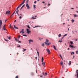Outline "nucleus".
<instances>
[{"label": "nucleus", "instance_id": "obj_1", "mask_svg": "<svg viewBox=\"0 0 78 78\" xmlns=\"http://www.w3.org/2000/svg\"><path fill=\"white\" fill-rule=\"evenodd\" d=\"M22 6V4H20L17 8H16V9H17V11L16 12V13H17V14L18 15V16H19V13H18L19 12V10H18V9H19V8H20V6Z\"/></svg>", "mask_w": 78, "mask_h": 78}, {"label": "nucleus", "instance_id": "obj_2", "mask_svg": "<svg viewBox=\"0 0 78 78\" xmlns=\"http://www.w3.org/2000/svg\"><path fill=\"white\" fill-rule=\"evenodd\" d=\"M2 21L0 20V29L2 28Z\"/></svg>", "mask_w": 78, "mask_h": 78}, {"label": "nucleus", "instance_id": "obj_3", "mask_svg": "<svg viewBox=\"0 0 78 78\" xmlns=\"http://www.w3.org/2000/svg\"><path fill=\"white\" fill-rule=\"evenodd\" d=\"M5 14H8V16H9V14H10V11L8 10V11H7Z\"/></svg>", "mask_w": 78, "mask_h": 78}, {"label": "nucleus", "instance_id": "obj_4", "mask_svg": "<svg viewBox=\"0 0 78 78\" xmlns=\"http://www.w3.org/2000/svg\"><path fill=\"white\" fill-rule=\"evenodd\" d=\"M26 6L27 8V9H30V7L29 6V5L28 4H26Z\"/></svg>", "mask_w": 78, "mask_h": 78}, {"label": "nucleus", "instance_id": "obj_5", "mask_svg": "<svg viewBox=\"0 0 78 78\" xmlns=\"http://www.w3.org/2000/svg\"><path fill=\"white\" fill-rule=\"evenodd\" d=\"M46 51L48 52V54H50V53H51V52H50V50H49V49L48 48H47L46 49Z\"/></svg>", "mask_w": 78, "mask_h": 78}, {"label": "nucleus", "instance_id": "obj_6", "mask_svg": "<svg viewBox=\"0 0 78 78\" xmlns=\"http://www.w3.org/2000/svg\"><path fill=\"white\" fill-rule=\"evenodd\" d=\"M45 43V44L47 46H48L49 45H50L51 44V43L49 42L48 43H48L44 42Z\"/></svg>", "mask_w": 78, "mask_h": 78}, {"label": "nucleus", "instance_id": "obj_7", "mask_svg": "<svg viewBox=\"0 0 78 78\" xmlns=\"http://www.w3.org/2000/svg\"><path fill=\"white\" fill-rule=\"evenodd\" d=\"M24 31V30L23 29H22L21 31L20 32V33H22V34H23V33H24V31Z\"/></svg>", "mask_w": 78, "mask_h": 78}, {"label": "nucleus", "instance_id": "obj_8", "mask_svg": "<svg viewBox=\"0 0 78 78\" xmlns=\"http://www.w3.org/2000/svg\"><path fill=\"white\" fill-rule=\"evenodd\" d=\"M52 47H53L54 49H55V50H57V49H56V47L55 45H53Z\"/></svg>", "mask_w": 78, "mask_h": 78}, {"label": "nucleus", "instance_id": "obj_9", "mask_svg": "<svg viewBox=\"0 0 78 78\" xmlns=\"http://www.w3.org/2000/svg\"><path fill=\"white\" fill-rule=\"evenodd\" d=\"M29 42H33L34 41H33V40H31V39H30L29 40H28Z\"/></svg>", "mask_w": 78, "mask_h": 78}, {"label": "nucleus", "instance_id": "obj_10", "mask_svg": "<svg viewBox=\"0 0 78 78\" xmlns=\"http://www.w3.org/2000/svg\"><path fill=\"white\" fill-rule=\"evenodd\" d=\"M26 1V0H24L23 2L20 5H23V4L25 3V2Z\"/></svg>", "mask_w": 78, "mask_h": 78}, {"label": "nucleus", "instance_id": "obj_11", "mask_svg": "<svg viewBox=\"0 0 78 78\" xmlns=\"http://www.w3.org/2000/svg\"><path fill=\"white\" fill-rule=\"evenodd\" d=\"M42 65L43 66H45V62H43L42 63Z\"/></svg>", "mask_w": 78, "mask_h": 78}, {"label": "nucleus", "instance_id": "obj_12", "mask_svg": "<svg viewBox=\"0 0 78 78\" xmlns=\"http://www.w3.org/2000/svg\"><path fill=\"white\" fill-rule=\"evenodd\" d=\"M73 15H74V17H78V15L74 14Z\"/></svg>", "mask_w": 78, "mask_h": 78}, {"label": "nucleus", "instance_id": "obj_13", "mask_svg": "<svg viewBox=\"0 0 78 78\" xmlns=\"http://www.w3.org/2000/svg\"><path fill=\"white\" fill-rule=\"evenodd\" d=\"M16 10L12 14V16H10V17H11V16H13V15H14V14L15 13V12H16Z\"/></svg>", "mask_w": 78, "mask_h": 78}, {"label": "nucleus", "instance_id": "obj_14", "mask_svg": "<svg viewBox=\"0 0 78 78\" xmlns=\"http://www.w3.org/2000/svg\"><path fill=\"white\" fill-rule=\"evenodd\" d=\"M69 47L71 48H74V47L73 45L72 46L71 45H69Z\"/></svg>", "mask_w": 78, "mask_h": 78}, {"label": "nucleus", "instance_id": "obj_15", "mask_svg": "<svg viewBox=\"0 0 78 78\" xmlns=\"http://www.w3.org/2000/svg\"><path fill=\"white\" fill-rule=\"evenodd\" d=\"M14 28H16V29H18V28L17 27H16V26L15 25H14Z\"/></svg>", "mask_w": 78, "mask_h": 78}, {"label": "nucleus", "instance_id": "obj_16", "mask_svg": "<svg viewBox=\"0 0 78 78\" xmlns=\"http://www.w3.org/2000/svg\"><path fill=\"white\" fill-rule=\"evenodd\" d=\"M49 41L48 39H47L46 41V42H46V43H48V42Z\"/></svg>", "mask_w": 78, "mask_h": 78}, {"label": "nucleus", "instance_id": "obj_17", "mask_svg": "<svg viewBox=\"0 0 78 78\" xmlns=\"http://www.w3.org/2000/svg\"><path fill=\"white\" fill-rule=\"evenodd\" d=\"M23 50H22L23 52H24V51H26V49H24V48H23Z\"/></svg>", "mask_w": 78, "mask_h": 78}, {"label": "nucleus", "instance_id": "obj_18", "mask_svg": "<svg viewBox=\"0 0 78 78\" xmlns=\"http://www.w3.org/2000/svg\"><path fill=\"white\" fill-rule=\"evenodd\" d=\"M5 29V25H4L3 26V28H2V30H4Z\"/></svg>", "mask_w": 78, "mask_h": 78}, {"label": "nucleus", "instance_id": "obj_19", "mask_svg": "<svg viewBox=\"0 0 78 78\" xmlns=\"http://www.w3.org/2000/svg\"><path fill=\"white\" fill-rule=\"evenodd\" d=\"M7 37H8L9 39H11V36H9V37H8V36H7Z\"/></svg>", "mask_w": 78, "mask_h": 78}, {"label": "nucleus", "instance_id": "obj_20", "mask_svg": "<svg viewBox=\"0 0 78 78\" xmlns=\"http://www.w3.org/2000/svg\"><path fill=\"white\" fill-rule=\"evenodd\" d=\"M28 1H29V0H27V1H26V5L28 4Z\"/></svg>", "mask_w": 78, "mask_h": 78}, {"label": "nucleus", "instance_id": "obj_21", "mask_svg": "<svg viewBox=\"0 0 78 78\" xmlns=\"http://www.w3.org/2000/svg\"><path fill=\"white\" fill-rule=\"evenodd\" d=\"M71 61H69V66H70V65H71Z\"/></svg>", "mask_w": 78, "mask_h": 78}, {"label": "nucleus", "instance_id": "obj_22", "mask_svg": "<svg viewBox=\"0 0 78 78\" xmlns=\"http://www.w3.org/2000/svg\"><path fill=\"white\" fill-rule=\"evenodd\" d=\"M27 33L28 34H29L30 33H31V31H27Z\"/></svg>", "mask_w": 78, "mask_h": 78}, {"label": "nucleus", "instance_id": "obj_23", "mask_svg": "<svg viewBox=\"0 0 78 78\" xmlns=\"http://www.w3.org/2000/svg\"><path fill=\"white\" fill-rule=\"evenodd\" d=\"M44 61V58L43 57L41 59V62H43V61Z\"/></svg>", "mask_w": 78, "mask_h": 78}, {"label": "nucleus", "instance_id": "obj_24", "mask_svg": "<svg viewBox=\"0 0 78 78\" xmlns=\"http://www.w3.org/2000/svg\"><path fill=\"white\" fill-rule=\"evenodd\" d=\"M37 55H38V56H39V51H37Z\"/></svg>", "mask_w": 78, "mask_h": 78}, {"label": "nucleus", "instance_id": "obj_25", "mask_svg": "<svg viewBox=\"0 0 78 78\" xmlns=\"http://www.w3.org/2000/svg\"><path fill=\"white\" fill-rule=\"evenodd\" d=\"M60 64L62 66V65H63V62H60Z\"/></svg>", "mask_w": 78, "mask_h": 78}, {"label": "nucleus", "instance_id": "obj_26", "mask_svg": "<svg viewBox=\"0 0 78 78\" xmlns=\"http://www.w3.org/2000/svg\"><path fill=\"white\" fill-rule=\"evenodd\" d=\"M70 43L71 44V45H73V42L71 41L70 42Z\"/></svg>", "mask_w": 78, "mask_h": 78}, {"label": "nucleus", "instance_id": "obj_27", "mask_svg": "<svg viewBox=\"0 0 78 78\" xmlns=\"http://www.w3.org/2000/svg\"><path fill=\"white\" fill-rule=\"evenodd\" d=\"M4 39L5 41H6L7 42H8V41H8V40H6V39H5V38H4Z\"/></svg>", "mask_w": 78, "mask_h": 78}, {"label": "nucleus", "instance_id": "obj_28", "mask_svg": "<svg viewBox=\"0 0 78 78\" xmlns=\"http://www.w3.org/2000/svg\"><path fill=\"white\" fill-rule=\"evenodd\" d=\"M4 39L5 41H6L7 42H8V41H8V40H6V39H5V38H4Z\"/></svg>", "mask_w": 78, "mask_h": 78}, {"label": "nucleus", "instance_id": "obj_29", "mask_svg": "<svg viewBox=\"0 0 78 78\" xmlns=\"http://www.w3.org/2000/svg\"><path fill=\"white\" fill-rule=\"evenodd\" d=\"M61 36V34H59L58 35V37H60Z\"/></svg>", "mask_w": 78, "mask_h": 78}, {"label": "nucleus", "instance_id": "obj_30", "mask_svg": "<svg viewBox=\"0 0 78 78\" xmlns=\"http://www.w3.org/2000/svg\"><path fill=\"white\" fill-rule=\"evenodd\" d=\"M36 5H34V9H35V8H36Z\"/></svg>", "mask_w": 78, "mask_h": 78}, {"label": "nucleus", "instance_id": "obj_31", "mask_svg": "<svg viewBox=\"0 0 78 78\" xmlns=\"http://www.w3.org/2000/svg\"><path fill=\"white\" fill-rule=\"evenodd\" d=\"M44 44H45V43H43V44H42V47H44Z\"/></svg>", "mask_w": 78, "mask_h": 78}, {"label": "nucleus", "instance_id": "obj_32", "mask_svg": "<svg viewBox=\"0 0 78 78\" xmlns=\"http://www.w3.org/2000/svg\"><path fill=\"white\" fill-rule=\"evenodd\" d=\"M44 75V76H47V73L46 72Z\"/></svg>", "mask_w": 78, "mask_h": 78}, {"label": "nucleus", "instance_id": "obj_33", "mask_svg": "<svg viewBox=\"0 0 78 78\" xmlns=\"http://www.w3.org/2000/svg\"><path fill=\"white\" fill-rule=\"evenodd\" d=\"M39 40H40V41H41V40H42V39H43V38H42L41 39V38H39Z\"/></svg>", "mask_w": 78, "mask_h": 78}, {"label": "nucleus", "instance_id": "obj_34", "mask_svg": "<svg viewBox=\"0 0 78 78\" xmlns=\"http://www.w3.org/2000/svg\"><path fill=\"white\" fill-rule=\"evenodd\" d=\"M71 22H72V23H73L74 22V20H71Z\"/></svg>", "mask_w": 78, "mask_h": 78}, {"label": "nucleus", "instance_id": "obj_35", "mask_svg": "<svg viewBox=\"0 0 78 78\" xmlns=\"http://www.w3.org/2000/svg\"><path fill=\"white\" fill-rule=\"evenodd\" d=\"M31 19H36V18H34L33 17H32Z\"/></svg>", "mask_w": 78, "mask_h": 78}, {"label": "nucleus", "instance_id": "obj_36", "mask_svg": "<svg viewBox=\"0 0 78 78\" xmlns=\"http://www.w3.org/2000/svg\"><path fill=\"white\" fill-rule=\"evenodd\" d=\"M22 35V36H27V35H26V34H24V35Z\"/></svg>", "mask_w": 78, "mask_h": 78}, {"label": "nucleus", "instance_id": "obj_37", "mask_svg": "<svg viewBox=\"0 0 78 78\" xmlns=\"http://www.w3.org/2000/svg\"><path fill=\"white\" fill-rule=\"evenodd\" d=\"M77 51H76V54H78V49L77 50Z\"/></svg>", "mask_w": 78, "mask_h": 78}, {"label": "nucleus", "instance_id": "obj_38", "mask_svg": "<svg viewBox=\"0 0 78 78\" xmlns=\"http://www.w3.org/2000/svg\"><path fill=\"white\" fill-rule=\"evenodd\" d=\"M67 34H66L65 35H64L63 36L64 37H65V36H67Z\"/></svg>", "mask_w": 78, "mask_h": 78}, {"label": "nucleus", "instance_id": "obj_39", "mask_svg": "<svg viewBox=\"0 0 78 78\" xmlns=\"http://www.w3.org/2000/svg\"><path fill=\"white\" fill-rule=\"evenodd\" d=\"M17 47H20H20H20V45L19 46H17Z\"/></svg>", "mask_w": 78, "mask_h": 78}, {"label": "nucleus", "instance_id": "obj_40", "mask_svg": "<svg viewBox=\"0 0 78 78\" xmlns=\"http://www.w3.org/2000/svg\"><path fill=\"white\" fill-rule=\"evenodd\" d=\"M27 27L28 28H29V29H30V26H29V25L27 26Z\"/></svg>", "mask_w": 78, "mask_h": 78}, {"label": "nucleus", "instance_id": "obj_41", "mask_svg": "<svg viewBox=\"0 0 78 78\" xmlns=\"http://www.w3.org/2000/svg\"><path fill=\"white\" fill-rule=\"evenodd\" d=\"M34 75V74L33 73H31V75Z\"/></svg>", "mask_w": 78, "mask_h": 78}, {"label": "nucleus", "instance_id": "obj_42", "mask_svg": "<svg viewBox=\"0 0 78 78\" xmlns=\"http://www.w3.org/2000/svg\"><path fill=\"white\" fill-rule=\"evenodd\" d=\"M59 56H60V58H62V56H61V55L60 54Z\"/></svg>", "mask_w": 78, "mask_h": 78}, {"label": "nucleus", "instance_id": "obj_43", "mask_svg": "<svg viewBox=\"0 0 78 78\" xmlns=\"http://www.w3.org/2000/svg\"><path fill=\"white\" fill-rule=\"evenodd\" d=\"M25 6V4H24L22 6V8H23Z\"/></svg>", "mask_w": 78, "mask_h": 78}, {"label": "nucleus", "instance_id": "obj_44", "mask_svg": "<svg viewBox=\"0 0 78 78\" xmlns=\"http://www.w3.org/2000/svg\"><path fill=\"white\" fill-rule=\"evenodd\" d=\"M18 43H21L22 42V41H18Z\"/></svg>", "mask_w": 78, "mask_h": 78}, {"label": "nucleus", "instance_id": "obj_45", "mask_svg": "<svg viewBox=\"0 0 78 78\" xmlns=\"http://www.w3.org/2000/svg\"><path fill=\"white\" fill-rule=\"evenodd\" d=\"M42 74L43 75H44V76H45V74L44 73H42Z\"/></svg>", "mask_w": 78, "mask_h": 78}, {"label": "nucleus", "instance_id": "obj_46", "mask_svg": "<svg viewBox=\"0 0 78 78\" xmlns=\"http://www.w3.org/2000/svg\"><path fill=\"white\" fill-rule=\"evenodd\" d=\"M19 78V76H16L15 77V78Z\"/></svg>", "mask_w": 78, "mask_h": 78}, {"label": "nucleus", "instance_id": "obj_47", "mask_svg": "<svg viewBox=\"0 0 78 78\" xmlns=\"http://www.w3.org/2000/svg\"><path fill=\"white\" fill-rule=\"evenodd\" d=\"M20 35L18 36V39H20Z\"/></svg>", "mask_w": 78, "mask_h": 78}, {"label": "nucleus", "instance_id": "obj_48", "mask_svg": "<svg viewBox=\"0 0 78 78\" xmlns=\"http://www.w3.org/2000/svg\"><path fill=\"white\" fill-rule=\"evenodd\" d=\"M26 30L27 31H29V29H27Z\"/></svg>", "mask_w": 78, "mask_h": 78}, {"label": "nucleus", "instance_id": "obj_49", "mask_svg": "<svg viewBox=\"0 0 78 78\" xmlns=\"http://www.w3.org/2000/svg\"><path fill=\"white\" fill-rule=\"evenodd\" d=\"M15 41H19V40H17V39H15Z\"/></svg>", "mask_w": 78, "mask_h": 78}, {"label": "nucleus", "instance_id": "obj_50", "mask_svg": "<svg viewBox=\"0 0 78 78\" xmlns=\"http://www.w3.org/2000/svg\"><path fill=\"white\" fill-rule=\"evenodd\" d=\"M62 39H61V41H60V42H61H61H62Z\"/></svg>", "mask_w": 78, "mask_h": 78}, {"label": "nucleus", "instance_id": "obj_51", "mask_svg": "<svg viewBox=\"0 0 78 78\" xmlns=\"http://www.w3.org/2000/svg\"><path fill=\"white\" fill-rule=\"evenodd\" d=\"M19 18L20 19H22V16H20L19 17Z\"/></svg>", "mask_w": 78, "mask_h": 78}, {"label": "nucleus", "instance_id": "obj_52", "mask_svg": "<svg viewBox=\"0 0 78 78\" xmlns=\"http://www.w3.org/2000/svg\"><path fill=\"white\" fill-rule=\"evenodd\" d=\"M10 28H11V27H11V24L10 25Z\"/></svg>", "mask_w": 78, "mask_h": 78}, {"label": "nucleus", "instance_id": "obj_53", "mask_svg": "<svg viewBox=\"0 0 78 78\" xmlns=\"http://www.w3.org/2000/svg\"><path fill=\"white\" fill-rule=\"evenodd\" d=\"M40 27V26H35V27Z\"/></svg>", "mask_w": 78, "mask_h": 78}, {"label": "nucleus", "instance_id": "obj_54", "mask_svg": "<svg viewBox=\"0 0 78 78\" xmlns=\"http://www.w3.org/2000/svg\"><path fill=\"white\" fill-rule=\"evenodd\" d=\"M42 76H42V75H40V77H42Z\"/></svg>", "mask_w": 78, "mask_h": 78}, {"label": "nucleus", "instance_id": "obj_55", "mask_svg": "<svg viewBox=\"0 0 78 78\" xmlns=\"http://www.w3.org/2000/svg\"><path fill=\"white\" fill-rule=\"evenodd\" d=\"M11 28H12L13 29H14V28L13 27H11Z\"/></svg>", "mask_w": 78, "mask_h": 78}, {"label": "nucleus", "instance_id": "obj_56", "mask_svg": "<svg viewBox=\"0 0 78 78\" xmlns=\"http://www.w3.org/2000/svg\"><path fill=\"white\" fill-rule=\"evenodd\" d=\"M77 78H78V73L77 74Z\"/></svg>", "mask_w": 78, "mask_h": 78}, {"label": "nucleus", "instance_id": "obj_57", "mask_svg": "<svg viewBox=\"0 0 78 78\" xmlns=\"http://www.w3.org/2000/svg\"><path fill=\"white\" fill-rule=\"evenodd\" d=\"M37 2L36 1H35L34 2V3H36Z\"/></svg>", "mask_w": 78, "mask_h": 78}, {"label": "nucleus", "instance_id": "obj_58", "mask_svg": "<svg viewBox=\"0 0 78 78\" xmlns=\"http://www.w3.org/2000/svg\"><path fill=\"white\" fill-rule=\"evenodd\" d=\"M3 30H6H6H7L5 28Z\"/></svg>", "mask_w": 78, "mask_h": 78}, {"label": "nucleus", "instance_id": "obj_59", "mask_svg": "<svg viewBox=\"0 0 78 78\" xmlns=\"http://www.w3.org/2000/svg\"><path fill=\"white\" fill-rule=\"evenodd\" d=\"M78 39H76V41H77V40H78Z\"/></svg>", "mask_w": 78, "mask_h": 78}, {"label": "nucleus", "instance_id": "obj_60", "mask_svg": "<svg viewBox=\"0 0 78 78\" xmlns=\"http://www.w3.org/2000/svg\"><path fill=\"white\" fill-rule=\"evenodd\" d=\"M71 53H73V54H74V52H72Z\"/></svg>", "mask_w": 78, "mask_h": 78}, {"label": "nucleus", "instance_id": "obj_61", "mask_svg": "<svg viewBox=\"0 0 78 78\" xmlns=\"http://www.w3.org/2000/svg\"><path fill=\"white\" fill-rule=\"evenodd\" d=\"M42 3H45V2H42Z\"/></svg>", "mask_w": 78, "mask_h": 78}, {"label": "nucleus", "instance_id": "obj_62", "mask_svg": "<svg viewBox=\"0 0 78 78\" xmlns=\"http://www.w3.org/2000/svg\"><path fill=\"white\" fill-rule=\"evenodd\" d=\"M62 67V68H64V65H63Z\"/></svg>", "mask_w": 78, "mask_h": 78}, {"label": "nucleus", "instance_id": "obj_63", "mask_svg": "<svg viewBox=\"0 0 78 78\" xmlns=\"http://www.w3.org/2000/svg\"><path fill=\"white\" fill-rule=\"evenodd\" d=\"M35 59H37V57H36L35 58Z\"/></svg>", "mask_w": 78, "mask_h": 78}, {"label": "nucleus", "instance_id": "obj_64", "mask_svg": "<svg viewBox=\"0 0 78 78\" xmlns=\"http://www.w3.org/2000/svg\"><path fill=\"white\" fill-rule=\"evenodd\" d=\"M75 32H76V33H78V32H77V31H76H76H75Z\"/></svg>", "mask_w": 78, "mask_h": 78}]
</instances>
